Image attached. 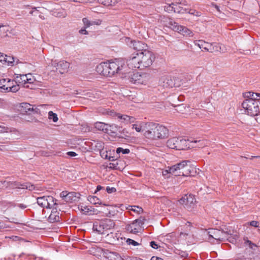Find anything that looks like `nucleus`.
Segmentation results:
<instances>
[{"label":"nucleus","instance_id":"obj_1","mask_svg":"<svg viewBox=\"0 0 260 260\" xmlns=\"http://www.w3.org/2000/svg\"><path fill=\"white\" fill-rule=\"evenodd\" d=\"M155 56L149 50L133 53L127 60V66L132 69L143 70L150 67L154 61Z\"/></svg>","mask_w":260,"mask_h":260},{"label":"nucleus","instance_id":"obj_2","mask_svg":"<svg viewBox=\"0 0 260 260\" xmlns=\"http://www.w3.org/2000/svg\"><path fill=\"white\" fill-rule=\"evenodd\" d=\"M144 135L148 139H162L168 135V129L165 126L158 123L148 122L147 128Z\"/></svg>","mask_w":260,"mask_h":260},{"label":"nucleus","instance_id":"obj_3","mask_svg":"<svg viewBox=\"0 0 260 260\" xmlns=\"http://www.w3.org/2000/svg\"><path fill=\"white\" fill-rule=\"evenodd\" d=\"M247 98L242 104L245 112L251 116L257 115L260 112V101L254 100L251 97Z\"/></svg>","mask_w":260,"mask_h":260},{"label":"nucleus","instance_id":"obj_4","mask_svg":"<svg viewBox=\"0 0 260 260\" xmlns=\"http://www.w3.org/2000/svg\"><path fill=\"white\" fill-rule=\"evenodd\" d=\"M167 146L171 149L186 150L189 148V139H185L182 137H173L167 141Z\"/></svg>","mask_w":260,"mask_h":260},{"label":"nucleus","instance_id":"obj_5","mask_svg":"<svg viewBox=\"0 0 260 260\" xmlns=\"http://www.w3.org/2000/svg\"><path fill=\"white\" fill-rule=\"evenodd\" d=\"M107 63L111 76L115 73L125 74L123 70L126 68V65L123 59H115L113 61H109Z\"/></svg>","mask_w":260,"mask_h":260},{"label":"nucleus","instance_id":"obj_6","mask_svg":"<svg viewBox=\"0 0 260 260\" xmlns=\"http://www.w3.org/2000/svg\"><path fill=\"white\" fill-rule=\"evenodd\" d=\"M151 79L149 74L142 72H133L129 77V81L134 84H146Z\"/></svg>","mask_w":260,"mask_h":260},{"label":"nucleus","instance_id":"obj_7","mask_svg":"<svg viewBox=\"0 0 260 260\" xmlns=\"http://www.w3.org/2000/svg\"><path fill=\"white\" fill-rule=\"evenodd\" d=\"M15 81L11 80L9 78L0 79V89L3 92H16L19 89L18 84H14Z\"/></svg>","mask_w":260,"mask_h":260},{"label":"nucleus","instance_id":"obj_8","mask_svg":"<svg viewBox=\"0 0 260 260\" xmlns=\"http://www.w3.org/2000/svg\"><path fill=\"white\" fill-rule=\"evenodd\" d=\"M56 200L51 196H43L37 198L38 204L47 210L51 209L56 206Z\"/></svg>","mask_w":260,"mask_h":260},{"label":"nucleus","instance_id":"obj_9","mask_svg":"<svg viewBox=\"0 0 260 260\" xmlns=\"http://www.w3.org/2000/svg\"><path fill=\"white\" fill-rule=\"evenodd\" d=\"M43 216L41 218L46 219L50 223H54L60 221L59 212L56 207H54L51 209L47 210V212L44 209L42 210Z\"/></svg>","mask_w":260,"mask_h":260},{"label":"nucleus","instance_id":"obj_10","mask_svg":"<svg viewBox=\"0 0 260 260\" xmlns=\"http://www.w3.org/2000/svg\"><path fill=\"white\" fill-rule=\"evenodd\" d=\"M208 234L209 235L208 240L212 243H214L215 240L217 242H221L226 239H229L226 233L217 229H210L208 232Z\"/></svg>","mask_w":260,"mask_h":260},{"label":"nucleus","instance_id":"obj_11","mask_svg":"<svg viewBox=\"0 0 260 260\" xmlns=\"http://www.w3.org/2000/svg\"><path fill=\"white\" fill-rule=\"evenodd\" d=\"M179 202L188 211H191L196 207V201L192 194L184 195Z\"/></svg>","mask_w":260,"mask_h":260},{"label":"nucleus","instance_id":"obj_12","mask_svg":"<svg viewBox=\"0 0 260 260\" xmlns=\"http://www.w3.org/2000/svg\"><path fill=\"white\" fill-rule=\"evenodd\" d=\"M7 190H11L16 188L26 189L29 190H32L35 189L33 184L29 182L21 183L17 181H10L7 180Z\"/></svg>","mask_w":260,"mask_h":260},{"label":"nucleus","instance_id":"obj_13","mask_svg":"<svg viewBox=\"0 0 260 260\" xmlns=\"http://www.w3.org/2000/svg\"><path fill=\"white\" fill-rule=\"evenodd\" d=\"M168 28L183 35H187L189 37L193 36V33L190 30L185 26L179 25L177 23L173 21V20L172 23H170V26Z\"/></svg>","mask_w":260,"mask_h":260},{"label":"nucleus","instance_id":"obj_14","mask_svg":"<svg viewBox=\"0 0 260 260\" xmlns=\"http://www.w3.org/2000/svg\"><path fill=\"white\" fill-rule=\"evenodd\" d=\"M189 160H183L181 162L169 168V173L177 176L176 174H178L179 172H181L184 166H186L188 164H190Z\"/></svg>","mask_w":260,"mask_h":260},{"label":"nucleus","instance_id":"obj_15","mask_svg":"<svg viewBox=\"0 0 260 260\" xmlns=\"http://www.w3.org/2000/svg\"><path fill=\"white\" fill-rule=\"evenodd\" d=\"M53 65L56 67V70L58 71L60 74L67 72L70 67L69 62L64 60H60L57 62L56 61H54Z\"/></svg>","mask_w":260,"mask_h":260},{"label":"nucleus","instance_id":"obj_16","mask_svg":"<svg viewBox=\"0 0 260 260\" xmlns=\"http://www.w3.org/2000/svg\"><path fill=\"white\" fill-rule=\"evenodd\" d=\"M96 71L101 75L111 77L107 62H102L98 64L96 67Z\"/></svg>","mask_w":260,"mask_h":260},{"label":"nucleus","instance_id":"obj_17","mask_svg":"<svg viewBox=\"0 0 260 260\" xmlns=\"http://www.w3.org/2000/svg\"><path fill=\"white\" fill-rule=\"evenodd\" d=\"M131 47L136 51V53H141L144 51H148L147 45L141 41H131Z\"/></svg>","mask_w":260,"mask_h":260},{"label":"nucleus","instance_id":"obj_18","mask_svg":"<svg viewBox=\"0 0 260 260\" xmlns=\"http://www.w3.org/2000/svg\"><path fill=\"white\" fill-rule=\"evenodd\" d=\"M125 229L129 233L136 234L141 232L142 228L134 220L132 223L127 225Z\"/></svg>","mask_w":260,"mask_h":260},{"label":"nucleus","instance_id":"obj_19","mask_svg":"<svg viewBox=\"0 0 260 260\" xmlns=\"http://www.w3.org/2000/svg\"><path fill=\"white\" fill-rule=\"evenodd\" d=\"M29 74L21 75L17 74L15 77V84L18 83L21 84H25L26 83H32V79L30 78H28Z\"/></svg>","mask_w":260,"mask_h":260},{"label":"nucleus","instance_id":"obj_20","mask_svg":"<svg viewBox=\"0 0 260 260\" xmlns=\"http://www.w3.org/2000/svg\"><path fill=\"white\" fill-rule=\"evenodd\" d=\"M107 250L97 247L94 248L92 252L93 254L97 258L98 260H105L106 253Z\"/></svg>","mask_w":260,"mask_h":260},{"label":"nucleus","instance_id":"obj_21","mask_svg":"<svg viewBox=\"0 0 260 260\" xmlns=\"http://www.w3.org/2000/svg\"><path fill=\"white\" fill-rule=\"evenodd\" d=\"M207 142L204 140H190L189 139V146L188 149L192 148H203L206 146Z\"/></svg>","mask_w":260,"mask_h":260},{"label":"nucleus","instance_id":"obj_22","mask_svg":"<svg viewBox=\"0 0 260 260\" xmlns=\"http://www.w3.org/2000/svg\"><path fill=\"white\" fill-rule=\"evenodd\" d=\"M111 126V125L102 122H96L94 123V127L96 129L106 133H109Z\"/></svg>","mask_w":260,"mask_h":260},{"label":"nucleus","instance_id":"obj_23","mask_svg":"<svg viewBox=\"0 0 260 260\" xmlns=\"http://www.w3.org/2000/svg\"><path fill=\"white\" fill-rule=\"evenodd\" d=\"M117 116L121 122H123L126 124L134 123L136 121L135 117L133 116H129L127 115L117 114Z\"/></svg>","mask_w":260,"mask_h":260},{"label":"nucleus","instance_id":"obj_24","mask_svg":"<svg viewBox=\"0 0 260 260\" xmlns=\"http://www.w3.org/2000/svg\"><path fill=\"white\" fill-rule=\"evenodd\" d=\"M166 8L168 11H173L175 13H183L186 11V9H184L178 4H175L174 3L169 4Z\"/></svg>","mask_w":260,"mask_h":260},{"label":"nucleus","instance_id":"obj_25","mask_svg":"<svg viewBox=\"0 0 260 260\" xmlns=\"http://www.w3.org/2000/svg\"><path fill=\"white\" fill-rule=\"evenodd\" d=\"M105 260H123L121 256L116 252L107 250Z\"/></svg>","mask_w":260,"mask_h":260},{"label":"nucleus","instance_id":"obj_26","mask_svg":"<svg viewBox=\"0 0 260 260\" xmlns=\"http://www.w3.org/2000/svg\"><path fill=\"white\" fill-rule=\"evenodd\" d=\"M148 122H139L132 124V129H135L137 132H141L142 131H146L147 128Z\"/></svg>","mask_w":260,"mask_h":260},{"label":"nucleus","instance_id":"obj_27","mask_svg":"<svg viewBox=\"0 0 260 260\" xmlns=\"http://www.w3.org/2000/svg\"><path fill=\"white\" fill-rule=\"evenodd\" d=\"M194 44L201 49L202 51H208L210 43L203 40H196L194 41Z\"/></svg>","mask_w":260,"mask_h":260},{"label":"nucleus","instance_id":"obj_28","mask_svg":"<svg viewBox=\"0 0 260 260\" xmlns=\"http://www.w3.org/2000/svg\"><path fill=\"white\" fill-rule=\"evenodd\" d=\"M193 169V167H191L190 164H188L186 166H184L181 172H179L178 174H176L178 176H189L191 175V171Z\"/></svg>","mask_w":260,"mask_h":260},{"label":"nucleus","instance_id":"obj_29","mask_svg":"<svg viewBox=\"0 0 260 260\" xmlns=\"http://www.w3.org/2000/svg\"><path fill=\"white\" fill-rule=\"evenodd\" d=\"M102 223L103 224L105 232L108 230H111L115 226L114 222L109 219H106L102 220Z\"/></svg>","mask_w":260,"mask_h":260},{"label":"nucleus","instance_id":"obj_30","mask_svg":"<svg viewBox=\"0 0 260 260\" xmlns=\"http://www.w3.org/2000/svg\"><path fill=\"white\" fill-rule=\"evenodd\" d=\"M93 230L96 231L98 234H104L105 231L104 228L102 223V221L95 222L93 223Z\"/></svg>","mask_w":260,"mask_h":260},{"label":"nucleus","instance_id":"obj_31","mask_svg":"<svg viewBox=\"0 0 260 260\" xmlns=\"http://www.w3.org/2000/svg\"><path fill=\"white\" fill-rule=\"evenodd\" d=\"M172 19L166 16H161L158 20L159 22L164 26L169 27L172 23Z\"/></svg>","mask_w":260,"mask_h":260},{"label":"nucleus","instance_id":"obj_32","mask_svg":"<svg viewBox=\"0 0 260 260\" xmlns=\"http://www.w3.org/2000/svg\"><path fill=\"white\" fill-rule=\"evenodd\" d=\"M106 238L110 244H116L118 241V238L113 233L108 234Z\"/></svg>","mask_w":260,"mask_h":260},{"label":"nucleus","instance_id":"obj_33","mask_svg":"<svg viewBox=\"0 0 260 260\" xmlns=\"http://www.w3.org/2000/svg\"><path fill=\"white\" fill-rule=\"evenodd\" d=\"M20 110L21 112L27 113L29 111L33 110L31 105L27 103H22L20 104Z\"/></svg>","mask_w":260,"mask_h":260},{"label":"nucleus","instance_id":"obj_34","mask_svg":"<svg viewBox=\"0 0 260 260\" xmlns=\"http://www.w3.org/2000/svg\"><path fill=\"white\" fill-rule=\"evenodd\" d=\"M244 96L245 98H252L254 100H258L260 101V93H254L253 92H247L245 93Z\"/></svg>","mask_w":260,"mask_h":260},{"label":"nucleus","instance_id":"obj_35","mask_svg":"<svg viewBox=\"0 0 260 260\" xmlns=\"http://www.w3.org/2000/svg\"><path fill=\"white\" fill-rule=\"evenodd\" d=\"M74 192H68L63 191L60 193V197L67 202H70L71 198L73 196Z\"/></svg>","mask_w":260,"mask_h":260},{"label":"nucleus","instance_id":"obj_36","mask_svg":"<svg viewBox=\"0 0 260 260\" xmlns=\"http://www.w3.org/2000/svg\"><path fill=\"white\" fill-rule=\"evenodd\" d=\"M13 131V128L7 126L5 123H0V133H11Z\"/></svg>","mask_w":260,"mask_h":260},{"label":"nucleus","instance_id":"obj_37","mask_svg":"<svg viewBox=\"0 0 260 260\" xmlns=\"http://www.w3.org/2000/svg\"><path fill=\"white\" fill-rule=\"evenodd\" d=\"M108 210V212H106V214L108 217H114L117 214V213H118L117 210L115 208H114L112 206H109Z\"/></svg>","mask_w":260,"mask_h":260},{"label":"nucleus","instance_id":"obj_38","mask_svg":"<svg viewBox=\"0 0 260 260\" xmlns=\"http://www.w3.org/2000/svg\"><path fill=\"white\" fill-rule=\"evenodd\" d=\"M220 47L219 45L215 43H210L208 52H214L219 51Z\"/></svg>","mask_w":260,"mask_h":260},{"label":"nucleus","instance_id":"obj_39","mask_svg":"<svg viewBox=\"0 0 260 260\" xmlns=\"http://www.w3.org/2000/svg\"><path fill=\"white\" fill-rule=\"evenodd\" d=\"M88 200L93 204H102L101 202H100V200L95 196H89L88 198Z\"/></svg>","mask_w":260,"mask_h":260},{"label":"nucleus","instance_id":"obj_40","mask_svg":"<svg viewBox=\"0 0 260 260\" xmlns=\"http://www.w3.org/2000/svg\"><path fill=\"white\" fill-rule=\"evenodd\" d=\"M81 212L85 214H91V212H92V208L91 207H88L87 206H82L81 207Z\"/></svg>","mask_w":260,"mask_h":260},{"label":"nucleus","instance_id":"obj_41","mask_svg":"<svg viewBox=\"0 0 260 260\" xmlns=\"http://www.w3.org/2000/svg\"><path fill=\"white\" fill-rule=\"evenodd\" d=\"M49 119H52L53 122H56L58 120L57 115L56 113H53L52 111L48 112Z\"/></svg>","mask_w":260,"mask_h":260},{"label":"nucleus","instance_id":"obj_42","mask_svg":"<svg viewBox=\"0 0 260 260\" xmlns=\"http://www.w3.org/2000/svg\"><path fill=\"white\" fill-rule=\"evenodd\" d=\"M130 152V150L129 149H123L121 147H118L116 149V153L119 154L120 153H122V154H128Z\"/></svg>","mask_w":260,"mask_h":260},{"label":"nucleus","instance_id":"obj_43","mask_svg":"<svg viewBox=\"0 0 260 260\" xmlns=\"http://www.w3.org/2000/svg\"><path fill=\"white\" fill-rule=\"evenodd\" d=\"M244 244L245 245H249V247L252 249L253 247H256V245L253 243L251 241L249 240L247 238H244Z\"/></svg>","mask_w":260,"mask_h":260},{"label":"nucleus","instance_id":"obj_44","mask_svg":"<svg viewBox=\"0 0 260 260\" xmlns=\"http://www.w3.org/2000/svg\"><path fill=\"white\" fill-rule=\"evenodd\" d=\"M126 242L128 245H132L134 246H136L140 245V244L138 242L129 238L126 239Z\"/></svg>","mask_w":260,"mask_h":260},{"label":"nucleus","instance_id":"obj_45","mask_svg":"<svg viewBox=\"0 0 260 260\" xmlns=\"http://www.w3.org/2000/svg\"><path fill=\"white\" fill-rule=\"evenodd\" d=\"M82 21L83 22L84 27H85V28H88V27H90V26H92L91 21L89 20L87 18H83Z\"/></svg>","mask_w":260,"mask_h":260},{"label":"nucleus","instance_id":"obj_46","mask_svg":"<svg viewBox=\"0 0 260 260\" xmlns=\"http://www.w3.org/2000/svg\"><path fill=\"white\" fill-rule=\"evenodd\" d=\"M165 84L164 86H165L166 87H172L174 86V83L173 81L171 79H166V80L164 81Z\"/></svg>","mask_w":260,"mask_h":260},{"label":"nucleus","instance_id":"obj_47","mask_svg":"<svg viewBox=\"0 0 260 260\" xmlns=\"http://www.w3.org/2000/svg\"><path fill=\"white\" fill-rule=\"evenodd\" d=\"M131 210L132 211H133L135 212H137L138 213H141L143 212V209L141 207H138V206H131Z\"/></svg>","mask_w":260,"mask_h":260},{"label":"nucleus","instance_id":"obj_48","mask_svg":"<svg viewBox=\"0 0 260 260\" xmlns=\"http://www.w3.org/2000/svg\"><path fill=\"white\" fill-rule=\"evenodd\" d=\"M7 180L0 181V190H7Z\"/></svg>","mask_w":260,"mask_h":260},{"label":"nucleus","instance_id":"obj_49","mask_svg":"<svg viewBox=\"0 0 260 260\" xmlns=\"http://www.w3.org/2000/svg\"><path fill=\"white\" fill-rule=\"evenodd\" d=\"M99 3L105 6L112 5L113 3L112 0H98Z\"/></svg>","mask_w":260,"mask_h":260},{"label":"nucleus","instance_id":"obj_50","mask_svg":"<svg viewBox=\"0 0 260 260\" xmlns=\"http://www.w3.org/2000/svg\"><path fill=\"white\" fill-rule=\"evenodd\" d=\"M14 61V58L10 56H8L6 55V57L5 58V63H7L8 65L13 63Z\"/></svg>","mask_w":260,"mask_h":260},{"label":"nucleus","instance_id":"obj_51","mask_svg":"<svg viewBox=\"0 0 260 260\" xmlns=\"http://www.w3.org/2000/svg\"><path fill=\"white\" fill-rule=\"evenodd\" d=\"M146 219L144 217H140L139 218L136 219L135 221L137 222L139 224H140V226L142 228L143 225L144 224Z\"/></svg>","mask_w":260,"mask_h":260},{"label":"nucleus","instance_id":"obj_52","mask_svg":"<svg viewBox=\"0 0 260 260\" xmlns=\"http://www.w3.org/2000/svg\"><path fill=\"white\" fill-rule=\"evenodd\" d=\"M70 1L81 3H91L93 1V0H70Z\"/></svg>","mask_w":260,"mask_h":260},{"label":"nucleus","instance_id":"obj_53","mask_svg":"<svg viewBox=\"0 0 260 260\" xmlns=\"http://www.w3.org/2000/svg\"><path fill=\"white\" fill-rule=\"evenodd\" d=\"M249 224L251 226H254L255 228H257L259 225V222L257 221H255V220H252V221H250Z\"/></svg>","mask_w":260,"mask_h":260},{"label":"nucleus","instance_id":"obj_54","mask_svg":"<svg viewBox=\"0 0 260 260\" xmlns=\"http://www.w3.org/2000/svg\"><path fill=\"white\" fill-rule=\"evenodd\" d=\"M118 163L111 162L109 164L108 167L110 169H117Z\"/></svg>","mask_w":260,"mask_h":260},{"label":"nucleus","instance_id":"obj_55","mask_svg":"<svg viewBox=\"0 0 260 260\" xmlns=\"http://www.w3.org/2000/svg\"><path fill=\"white\" fill-rule=\"evenodd\" d=\"M106 190L108 193H111L115 192L116 191V189L114 187H110L109 186H107L106 188Z\"/></svg>","mask_w":260,"mask_h":260},{"label":"nucleus","instance_id":"obj_56","mask_svg":"<svg viewBox=\"0 0 260 260\" xmlns=\"http://www.w3.org/2000/svg\"><path fill=\"white\" fill-rule=\"evenodd\" d=\"M102 21L100 19L91 21L92 25H100L101 24Z\"/></svg>","mask_w":260,"mask_h":260},{"label":"nucleus","instance_id":"obj_57","mask_svg":"<svg viewBox=\"0 0 260 260\" xmlns=\"http://www.w3.org/2000/svg\"><path fill=\"white\" fill-rule=\"evenodd\" d=\"M150 245L151 246V247L152 248L155 249H156L158 248V245L155 241H151L150 243Z\"/></svg>","mask_w":260,"mask_h":260},{"label":"nucleus","instance_id":"obj_58","mask_svg":"<svg viewBox=\"0 0 260 260\" xmlns=\"http://www.w3.org/2000/svg\"><path fill=\"white\" fill-rule=\"evenodd\" d=\"M6 57V55H4L3 53L0 52V62L5 63Z\"/></svg>","mask_w":260,"mask_h":260},{"label":"nucleus","instance_id":"obj_59","mask_svg":"<svg viewBox=\"0 0 260 260\" xmlns=\"http://www.w3.org/2000/svg\"><path fill=\"white\" fill-rule=\"evenodd\" d=\"M86 28H85V27H84L83 28L81 29L79 31V33L82 35H87L88 32L86 30Z\"/></svg>","mask_w":260,"mask_h":260},{"label":"nucleus","instance_id":"obj_60","mask_svg":"<svg viewBox=\"0 0 260 260\" xmlns=\"http://www.w3.org/2000/svg\"><path fill=\"white\" fill-rule=\"evenodd\" d=\"M67 154L71 157H74L77 155L76 152L73 151H69L67 153Z\"/></svg>","mask_w":260,"mask_h":260},{"label":"nucleus","instance_id":"obj_61","mask_svg":"<svg viewBox=\"0 0 260 260\" xmlns=\"http://www.w3.org/2000/svg\"><path fill=\"white\" fill-rule=\"evenodd\" d=\"M6 228H7V226H6V224H5V223L3 221H0V230H2V229H4Z\"/></svg>","mask_w":260,"mask_h":260},{"label":"nucleus","instance_id":"obj_62","mask_svg":"<svg viewBox=\"0 0 260 260\" xmlns=\"http://www.w3.org/2000/svg\"><path fill=\"white\" fill-rule=\"evenodd\" d=\"M11 204V203L10 202H7L6 201H2V202H0V204L2 205H10Z\"/></svg>","mask_w":260,"mask_h":260},{"label":"nucleus","instance_id":"obj_63","mask_svg":"<svg viewBox=\"0 0 260 260\" xmlns=\"http://www.w3.org/2000/svg\"><path fill=\"white\" fill-rule=\"evenodd\" d=\"M104 187L101 185H98L96 186V190L95 191V192L94 193H96V192L101 190L102 188H103Z\"/></svg>","mask_w":260,"mask_h":260},{"label":"nucleus","instance_id":"obj_64","mask_svg":"<svg viewBox=\"0 0 260 260\" xmlns=\"http://www.w3.org/2000/svg\"><path fill=\"white\" fill-rule=\"evenodd\" d=\"M150 260H164V259L160 257H158L157 256H152Z\"/></svg>","mask_w":260,"mask_h":260}]
</instances>
